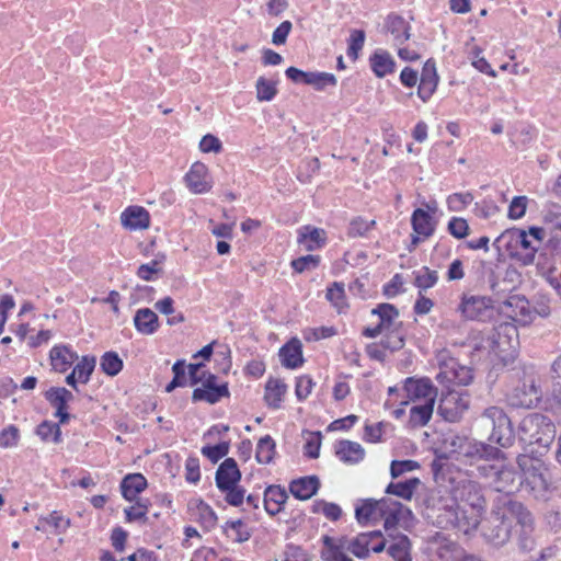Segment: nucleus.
<instances>
[{"label":"nucleus","instance_id":"f257e3e1","mask_svg":"<svg viewBox=\"0 0 561 561\" xmlns=\"http://www.w3.org/2000/svg\"><path fill=\"white\" fill-rule=\"evenodd\" d=\"M451 504L438 514V523L447 528H457L463 534L477 529L485 513L486 501L479 483L465 479L451 489Z\"/></svg>","mask_w":561,"mask_h":561},{"label":"nucleus","instance_id":"f03ea898","mask_svg":"<svg viewBox=\"0 0 561 561\" xmlns=\"http://www.w3.org/2000/svg\"><path fill=\"white\" fill-rule=\"evenodd\" d=\"M520 469V491L527 497L537 502H547L551 499L554 486L550 472L538 456L528 454L519 455L516 459Z\"/></svg>","mask_w":561,"mask_h":561},{"label":"nucleus","instance_id":"7ed1b4c3","mask_svg":"<svg viewBox=\"0 0 561 561\" xmlns=\"http://www.w3.org/2000/svg\"><path fill=\"white\" fill-rule=\"evenodd\" d=\"M518 437L529 447L526 454L542 456L556 437V426L549 416L530 413L522 420Z\"/></svg>","mask_w":561,"mask_h":561},{"label":"nucleus","instance_id":"20e7f679","mask_svg":"<svg viewBox=\"0 0 561 561\" xmlns=\"http://www.w3.org/2000/svg\"><path fill=\"white\" fill-rule=\"evenodd\" d=\"M506 386L505 398L507 403L514 408L531 409L542 399V390L539 385V377L531 369L515 370L510 376Z\"/></svg>","mask_w":561,"mask_h":561},{"label":"nucleus","instance_id":"39448f33","mask_svg":"<svg viewBox=\"0 0 561 561\" xmlns=\"http://www.w3.org/2000/svg\"><path fill=\"white\" fill-rule=\"evenodd\" d=\"M371 540V535L368 533L358 534L355 537H341L337 540L324 537V549L322 551V559L324 561H353L347 552L353 553L359 559H365L369 556L368 546Z\"/></svg>","mask_w":561,"mask_h":561},{"label":"nucleus","instance_id":"423d86ee","mask_svg":"<svg viewBox=\"0 0 561 561\" xmlns=\"http://www.w3.org/2000/svg\"><path fill=\"white\" fill-rule=\"evenodd\" d=\"M511 503L519 502L507 496L497 497L489 525L483 533L485 539L496 547H502L510 540L514 528L515 516L508 512Z\"/></svg>","mask_w":561,"mask_h":561},{"label":"nucleus","instance_id":"0eeeda50","mask_svg":"<svg viewBox=\"0 0 561 561\" xmlns=\"http://www.w3.org/2000/svg\"><path fill=\"white\" fill-rule=\"evenodd\" d=\"M477 425L489 434V440L501 447L512 446L515 436L512 422L500 407H489L477 419Z\"/></svg>","mask_w":561,"mask_h":561},{"label":"nucleus","instance_id":"6e6552de","mask_svg":"<svg viewBox=\"0 0 561 561\" xmlns=\"http://www.w3.org/2000/svg\"><path fill=\"white\" fill-rule=\"evenodd\" d=\"M501 459L493 460V463L478 465V471L490 481L495 491L507 495L518 493L522 485L520 469L504 465Z\"/></svg>","mask_w":561,"mask_h":561},{"label":"nucleus","instance_id":"1a4fd4ad","mask_svg":"<svg viewBox=\"0 0 561 561\" xmlns=\"http://www.w3.org/2000/svg\"><path fill=\"white\" fill-rule=\"evenodd\" d=\"M459 449L456 450L457 460H469L470 463H489L491 460H499L504 457L502 450L491 445L479 442H471L468 438L458 440Z\"/></svg>","mask_w":561,"mask_h":561},{"label":"nucleus","instance_id":"9d476101","mask_svg":"<svg viewBox=\"0 0 561 561\" xmlns=\"http://www.w3.org/2000/svg\"><path fill=\"white\" fill-rule=\"evenodd\" d=\"M470 398L467 391H457L448 389L442 393L437 412L448 422H457L468 410Z\"/></svg>","mask_w":561,"mask_h":561},{"label":"nucleus","instance_id":"9b49d317","mask_svg":"<svg viewBox=\"0 0 561 561\" xmlns=\"http://www.w3.org/2000/svg\"><path fill=\"white\" fill-rule=\"evenodd\" d=\"M508 505V512L515 516V526L519 527L517 537L518 547L520 551L529 552L535 548L533 515L523 503H511Z\"/></svg>","mask_w":561,"mask_h":561},{"label":"nucleus","instance_id":"f8f14e48","mask_svg":"<svg viewBox=\"0 0 561 561\" xmlns=\"http://www.w3.org/2000/svg\"><path fill=\"white\" fill-rule=\"evenodd\" d=\"M457 310L466 320L484 321L493 313V300L486 296L463 294Z\"/></svg>","mask_w":561,"mask_h":561},{"label":"nucleus","instance_id":"ddd939ff","mask_svg":"<svg viewBox=\"0 0 561 561\" xmlns=\"http://www.w3.org/2000/svg\"><path fill=\"white\" fill-rule=\"evenodd\" d=\"M436 380L442 385L468 386L473 380L470 367L461 365L456 358H448L439 366Z\"/></svg>","mask_w":561,"mask_h":561},{"label":"nucleus","instance_id":"4468645a","mask_svg":"<svg viewBox=\"0 0 561 561\" xmlns=\"http://www.w3.org/2000/svg\"><path fill=\"white\" fill-rule=\"evenodd\" d=\"M517 337L518 331L516 325L511 322H502L493 329L486 342L490 351L501 356L515 348Z\"/></svg>","mask_w":561,"mask_h":561},{"label":"nucleus","instance_id":"2eb2a0df","mask_svg":"<svg viewBox=\"0 0 561 561\" xmlns=\"http://www.w3.org/2000/svg\"><path fill=\"white\" fill-rule=\"evenodd\" d=\"M224 397H229L227 383L218 385L217 377L208 373L203 382V388H196L193 391L192 400L194 402L206 401L215 404Z\"/></svg>","mask_w":561,"mask_h":561},{"label":"nucleus","instance_id":"dca6fc26","mask_svg":"<svg viewBox=\"0 0 561 561\" xmlns=\"http://www.w3.org/2000/svg\"><path fill=\"white\" fill-rule=\"evenodd\" d=\"M502 240H507V245L510 248H522L523 250L526 251L523 259L525 264H530L534 262L535 253L538 248L535 244V242L530 240L527 231L517 228L506 230L501 234V237L496 241Z\"/></svg>","mask_w":561,"mask_h":561},{"label":"nucleus","instance_id":"f3484780","mask_svg":"<svg viewBox=\"0 0 561 561\" xmlns=\"http://www.w3.org/2000/svg\"><path fill=\"white\" fill-rule=\"evenodd\" d=\"M184 180L190 191L194 194L207 193L213 186L209 180L208 169L202 162L193 163Z\"/></svg>","mask_w":561,"mask_h":561},{"label":"nucleus","instance_id":"a211bd4d","mask_svg":"<svg viewBox=\"0 0 561 561\" xmlns=\"http://www.w3.org/2000/svg\"><path fill=\"white\" fill-rule=\"evenodd\" d=\"M240 479L241 472L233 458L225 459L217 468L215 481L220 491L238 485Z\"/></svg>","mask_w":561,"mask_h":561},{"label":"nucleus","instance_id":"6ab92c4d","mask_svg":"<svg viewBox=\"0 0 561 561\" xmlns=\"http://www.w3.org/2000/svg\"><path fill=\"white\" fill-rule=\"evenodd\" d=\"M121 222L129 230H142L150 226V215L141 206H129L121 215Z\"/></svg>","mask_w":561,"mask_h":561},{"label":"nucleus","instance_id":"aec40b11","mask_svg":"<svg viewBox=\"0 0 561 561\" xmlns=\"http://www.w3.org/2000/svg\"><path fill=\"white\" fill-rule=\"evenodd\" d=\"M404 391L410 400H428L436 397V390L433 387L430 379L415 380L413 378H407L404 381Z\"/></svg>","mask_w":561,"mask_h":561},{"label":"nucleus","instance_id":"412c9836","mask_svg":"<svg viewBox=\"0 0 561 561\" xmlns=\"http://www.w3.org/2000/svg\"><path fill=\"white\" fill-rule=\"evenodd\" d=\"M320 488V480L317 476L302 477L289 484L290 493L298 500L311 499Z\"/></svg>","mask_w":561,"mask_h":561},{"label":"nucleus","instance_id":"4be33fe9","mask_svg":"<svg viewBox=\"0 0 561 561\" xmlns=\"http://www.w3.org/2000/svg\"><path fill=\"white\" fill-rule=\"evenodd\" d=\"M325 231L311 226H304L298 230V243L306 251H314L325 243Z\"/></svg>","mask_w":561,"mask_h":561},{"label":"nucleus","instance_id":"5701e85b","mask_svg":"<svg viewBox=\"0 0 561 561\" xmlns=\"http://www.w3.org/2000/svg\"><path fill=\"white\" fill-rule=\"evenodd\" d=\"M136 330L144 335H151L159 329V318L157 313L149 308L138 309L134 317Z\"/></svg>","mask_w":561,"mask_h":561},{"label":"nucleus","instance_id":"b1692460","mask_svg":"<svg viewBox=\"0 0 561 561\" xmlns=\"http://www.w3.org/2000/svg\"><path fill=\"white\" fill-rule=\"evenodd\" d=\"M300 340L294 337L279 350V357L286 368H297L304 363Z\"/></svg>","mask_w":561,"mask_h":561},{"label":"nucleus","instance_id":"393cba45","mask_svg":"<svg viewBox=\"0 0 561 561\" xmlns=\"http://www.w3.org/2000/svg\"><path fill=\"white\" fill-rule=\"evenodd\" d=\"M413 231L423 238L431 237L436 228L433 216L423 208H416L411 216Z\"/></svg>","mask_w":561,"mask_h":561},{"label":"nucleus","instance_id":"a878e982","mask_svg":"<svg viewBox=\"0 0 561 561\" xmlns=\"http://www.w3.org/2000/svg\"><path fill=\"white\" fill-rule=\"evenodd\" d=\"M335 454L341 461L355 465L365 457V450L360 444L352 440H340L335 447Z\"/></svg>","mask_w":561,"mask_h":561},{"label":"nucleus","instance_id":"bb28decb","mask_svg":"<svg viewBox=\"0 0 561 561\" xmlns=\"http://www.w3.org/2000/svg\"><path fill=\"white\" fill-rule=\"evenodd\" d=\"M387 553L393 561H412V546L408 536L399 535L388 540Z\"/></svg>","mask_w":561,"mask_h":561},{"label":"nucleus","instance_id":"cd10ccee","mask_svg":"<svg viewBox=\"0 0 561 561\" xmlns=\"http://www.w3.org/2000/svg\"><path fill=\"white\" fill-rule=\"evenodd\" d=\"M49 357L53 368L59 373H65L78 359L77 353L66 345L54 346Z\"/></svg>","mask_w":561,"mask_h":561},{"label":"nucleus","instance_id":"c85d7f7f","mask_svg":"<svg viewBox=\"0 0 561 561\" xmlns=\"http://www.w3.org/2000/svg\"><path fill=\"white\" fill-rule=\"evenodd\" d=\"M147 488V480L141 473H129L121 482L122 495L127 501H135Z\"/></svg>","mask_w":561,"mask_h":561},{"label":"nucleus","instance_id":"c756f323","mask_svg":"<svg viewBox=\"0 0 561 561\" xmlns=\"http://www.w3.org/2000/svg\"><path fill=\"white\" fill-rule=\"evenodd\" d=\"M434 399H428L420 403H415L410 409L409 424L411 427L425 426L432 417L434 411Z\"/></svg>","mask_w":561,"mask_h":561},{"label":"nucleus","instance_id":"7c9ffc66","mask_svg":"<svg viewBox=\"0 0 561 561\" xmlns=\"http://www.w3.org/2000/svg\"><path fill=\"white\" fill-rule=\"evenodd\" d=\"M286 390L287 386L282 380L271 378L265 385L264 400L266 404L273 409H278Z\"/></svg>","mask_w":561,"mask_h":561},{"label":"nucleus","instance_id":"2f4dec72","mask_svg":"<svg viewBox=\"0 0 561 561\" xmlns=\"http://www.w3.org/2000/svg\"><path fill=\"white\" fill-rule=\"evenodd\" d=\"M421 484L420 479L411 478L405 481L391 482L386 488V493L410 501Z\"/></svg>","mask_w":561,"mask_h":561},{"label":"nucleus","instance_id":"473e14b6","mask_svg":"<svg viewBox=\"0 0 561 561\" xmlns=\"http://www.w3.org/2000/svg\"><path fill=\"white\" fill-rule=\"evenodd\" d=\"M387 28L393 35L394 41L398 45H402L410 38L409 25L400 15H388Z\"/></svg>","mask_w":561,"mask_h":561},{"label":"nucleus","instance_id":"72a5a7b5","mask_svg":"<svg viewBox=\"0 0 561 561\" xmlns=\"http://www.w3.org/2000/svg\"><path fill=\"white\" fill-rule=\"evenodd\" d=\"M371 313L379 317L378 325L381 327L383 331L392 329L396 324V319L399 317L398 309L390 304H379L371 310Z\"/></svg>","mask_w":561,"mask_h":561},{"label":"nucleus","instance_id":"f704fd0d","mask_svg":"<svg viewBox=\"0 0 561 561\" xmlns=\"http://www.w3.org/2000/svg\"><path fill=\"white\" fill-rule=\"evenodd\" d=\"M370 66L375 75L378 78H382L393 71L394 60L386 51H376L370 57Z\"/></svg>","mask_w":561,"mask_h":561},{"label":"nucleus","instance_id":"c9c22d12","mask_svg":"<svg viewBox=\"0 0 561 561\" xmlns=\"http://www.w3.org/2000/svg\"><path fill=\"white\" fill-rule=\"evenodd\" d=\"M386 505H387L386 500H380V501L366 500L360 506L356 507V510H355L356 518L359 523L367 522L375 515V512L377 510L383 513Z\"/></svg>","mask_w":561,"mask_h":561},{"label":"nucleus","instance_id":"e433bc0d","mask_svg":"<svg viewBox=\"0 0 561 561\" xmlns=\"http://www.w3.org/2000/svg\"><path fill=\"white\" fill-rule=\"evenodd\" d=\"M275 455V442L270 435L262 437L256 446L255 458L260 463L272 462Z\"/></svg>","mask_w":561,"mask_h":561},{"label":"nucleus","instance_id":"4c0bfd02","mask_svg":"<svg viewBox=\"0 0 561 561\" xmlns=\"http://www.w3.org/2000/svg\"><path fill=\"white\" fill-rule=\"evenodd\" d=\"M36 434L43 442H51L55 444L61 440V430L57 423L44 421L36 427Z\"/></svg>","mask_w":561,"mask_h":561},{"label":"nucleus","instance_id":"58836bf2","mask_svg":"<svg viewBox=\"0 0 561 561\" xmlns=\"http://www.w3.org/2000/svg\"><path fill=\"white\" fill-rule=\"evenodd\" d=\"M101 369L107 376L114 377L123 369V360L115 352H106L101 357Z\"/></svg>","mask_w":561,"mask_h":561},{"label":"nucleus","instance_id":"ea45409f","mask_svg":"<svg viewBox=\"0 0 561 561\" xmlns=\"http://www.w3.org/2000/svg\"><path fill=\"white\" fill-rule=\"evenodd\" d=\"M337 80L334 75L329 72H308L306 84L312 85L316 90H324L328 85L335 87Z\"/></svg>","mask_w":561,"mask_h":561},{"label":"nucleus","instance_id":"a19ab883","mask_svg":"<svg viewBox=\"0 0 561 561\" xmlns=\"http://www.w3.org/2000/svg\"><path fill=\"white\" fill-rule=\"evenodd\" d=\"M95 357L94 356H83L72 369L78 377L79 382L88 383L90 377L95 368Z\"/></svg>","mask_w":561,"mask_h":561},{"label":"nucleus","instance_id":"79ce46f5","mask_svg":"<svg viewBox=\"0 0 561 561\" xmlns=\"http://www.w3.org/2000/svg\"><path fill=\"white\" fill-rule=\"evenodd\" d=\"M414 285L421 290H426L433 287L438 280V274L427 266H423L420 271L415 272Z\"/></svg>","mask_w":561,"mask_h":561},{"label":"nucleus","instance_id":"37998d69","mask_svg":"<svg viewBox=\"0 0 561 561\" xmlns=\"http://www.w3.org/2000/svg\"><path fill=\"white\" fill-rule=\"evenodd\" d=\"M375 220H366L363 217H356L351 220L347 236L350 238L365 237L375 226Z\"/></svg>","mask_w":561,"mask_h":561},{"label":"nucleus","instance_id":"c03bdc74","mask_svg":"<svg viewBox=\"0 0 561 561\" xmlns=\"http://www.w3.org/2000/svg\"><path fill=\"white\" fill-rule=\"evenodd\" d=\"M325 297L340 312L346 307L343 283L334 282L328 288Z\"/></svg>","mask_w":561,"mask_h":561},{"label":"nucleus","instance_id":"a18cd8bd","mask_svg":"<svg viewBox=\"0 0 561 561\" xmlns=\"http://www.w3.org/2000/svg\"><path fill=\"white\" fill-rule=\"evenodd\" d=\"M385 336L381 340V346L391 352L399 351L404 346V337L398 328H392L385 331Z\"/></svg>","mask_w":561,"mask_h":561},{"label":"nucleus","instance_id":"49530a36","mask_svg":"<svg viewBox=\"0 0 561 561\" xmlns=\"http://www.w3.org/2000/svg\"><path fill=\"white\" fill-rule=\"evenodd\" d=\"M366 34L363 30H353L348 38L347 56L353 60L358 58V53L363 49Z\"/></svg>","mask_w":561,"mask_h":561},{"label":"nucleus","instance_id":"de8ad7c7","mask_svg":"<svg viewBox=\"0 0 561 561\" xmlns=\"http://www.w3.org/2000/svg\"><path fill=\"white\" fill-rule=\"evenodd\" d=\"M161 273V260L158 259H154L149 263L141 264L137 270V276L147 282L157 279L158 275Z\"/></svg>","mask_w":561,"mask_h":561},{"label":"nucleus","instance_id":"09e8293b","mask_svg":"<svg viewBox=\"0 0 561 561\" xmlns=\"http://www.w3.org/2000/svg\"><path fill=\"white\" fill-rule=\"evenodd\" d=\"M196 512L201 523L206 528H213L217 523V515L215 511L203 500L197 501Z\"/></svg>","mask_w":561,"mask_h":561},{"label":"nucleus","instance_id":"8fccbe9b","mask_svg":"<svg viewBox=\"0 0 561 561\" xmlns=\"http://www.w3.org/2000/svg\"><path fill=\"white\" fill-rule=\"evenodd\" d=\"M313 513H322L328 519L337 520L342 515V510L334 503H328L323 500L316 501L312 506Z\"/></svg>","mask_w":561,"mask_h":561},{"label":"nucleus","instance_id":"3c124183","mask_svg":"<svg viewBox=\"0 0 561 561\" xmlns=\"http://www.w3.org/2000/svg\"><path fill=\"white\" fill-rule=\"evenodd\" d=\"M277 93L275 82L260 77L256 81V98L259 101H271Z\"/></svg>","mask_w":561,"mask_h":561},{"label":"nucleus","instance_id":"603ef678","mask_svg":"<svg viewBox=\"0 0 561 561\" xmlns=\"http://www.w3.org/2000/svg\"><path fill=\"white\" fill-rule=\"evenodd\" d=\"M473 201V195L470 192L454 193L447 198V206L451 211H461Z\"/></svg>","mask_w":561,"mask_h":561},{"label":"nucleus","instance_id":"864d4df0","mask_svg":"<svg viewBox=\"0 0 561 561\" xmlns=\"http://www.w3.org/2000/svg\"><path fill=\"white\" fill-rule=\"evenodd\" d=\"M20 431L15 425H9L0 432V448H12L19 444Z\"/></svg>","mask_w":561,"mask_h":561},{"label":"nucleus","instance_id":"5fc2aeb1","mask_svg":"<svg viewBox=\"0 0 561 561\" xmlns=\"http://www.w3.org/2000/svg\"><path fill=\"white\" fill-rule=\"evenodd\" d=\"M448 232L456 239H463L469 234V225L465 218L453 217L447 226Z\"/></svg>","mask_w":561,"mask_h":561},{"label":"nucleus","instance_id":"6e6d98bb","mask_svg":"<svg viewBox=\"0 0 561 561\" xmlns=\"http://www.w3.org/2000/svg\"><path fill=\"white\" fill-rule=\"evenodd\" d=\"M229 453V443L221 442L215 446H204L202 454L206 456L211 462H217Z\"/></svg>","mask_w":561,"mask_h":561},{"label":"nucleus","instance_id":"4d7b16f0","mask_svg":"<svg viewBox=\"0 0 561 561\" xmlns=\"http://www.w3.org/2000/svg\"><path fill=\"white\" fill-rule=\"evenodd\" d=\"M390 505L391 506L388 507L389 515L385 519L386 527L397 524L404 515L411 514V511L399 502H391Z\"/></svg>","mask_w":561,"mask_h":561},{"label":"nucleus","instance_id":"13d9d810","mask_svg":"<svg viewBox=\"0 0 561 561\" xmlns=\"http://www.w3.org/2000/svg\"><path fill=\"white\" fill-rule=\"evenodd\" d=\"M320 263V256L308 254L293 260L291 266L297 273H302L308 270L316 268Z\"/></svg>","mask_w":561,"mask_h":561},{"label":"nucleus","instance_id":"bf43d9fd","mask_svg":"<svg viewBox=\"0 0 561 561\" xmlns=\"http://www.w3.org/2000/svg\"><path fill=\"white\" fill-rule=\"evenodd\" d=\"M287 499V492L278 485H270L264 492V505H271L272 502L285 504Z\"/></svg>","mask_w":561,"mask_h":561},{"label":"nucleus","instance_id":"052dcab7","mask_svg":"<svg viewBox=\"0 0 561 561\" xmlns=\"http://www.w3.org/2000/svg\"><path fill=\"white\" fill-rule=\"evenodd\" d=\"M419 467V462L414 460H393L390 466V473L391 477L396 479L405 472L417 469Z\"/></svg>","mask_w":561,"mask_h":561},{"label":"nucleus","instance_id":"680f3d73","mask_svg":"<svg viewBox=\"0 0 561 561\" xmlns=\"http://www.w3.org/2000/svg\"><path fill=\"white\" fill-rule=\"evenodd\" d=\"M527 202L526 196H515L508 207V217L512 219L522 218L526 213Z\"/></svg>","mask_w":561,"mask_h":561},{"label":"nucleus","instance_id":"e2e57ef3","mask_svg":"<svg viewBox=\"0 0 561 561\" xmlns=\"http://www.w3.org/2000/svg\"><path fill=\"white\" fill-rule=\"evenodd\" d=\"M293 24L290 21L282 22L273 32L272 43L274 45H284L287 41L289 33L291 32Z\"/></svg>","mask_w":561,"mask_h":561},{"label":"nucleus","instance_id":"0e129e2a","mask_svg":"<svg viewBox=\"0 0 561 561\" xmlns=\"http://www.w3.org/2000/svg\"><path fill=\"white\" fill-rule=\"evenodd\" d=\"M321 446V434L318 432L312 434L310 438L307 439L304 450L305 455L311 459H316L319 457V450Z\"/></svg>","mask_w":561,"mask_h":561},{"label":"nucleus","instance_id":"69168bd1","mask_svg":"<svg viewBox=\"0 0 561 561\" xmlns=\"http://www.w3.org/2000/svg\"><path fill=\"white\" fill-rule=\"evenodd\" d=\"M185 478L191 483H196L201 479L199 461L197 458L190 457L185 462Z\"/></svg>","mask_w":561,"mask_h":561},{"label":"nucleus","instance_id":"338daca9","mask_svg":"<svg viewBox=\"0 0 561 561\" xmlns=\"http://www.w3.org/2000/svg\"><path fill=\"white\" fill-rule=\"evenodd\" d=\"M312 379L308 376H301L296 381V396L299 400L306 399L312 389Z\"/></svg>","mask_w":561,"mask_h":561},{"label":"nucleus","instance_id":"774afa93","mask_svg":"<svg viewBox=\"0 0 561 561\" xmlns=\"http://www.w3.org/2000/svg\"><path fill=\"white\" fill-rule=\"evenodd\" d=\"M543 219L553 229L561 230V207L553 206L545 211Z\"/></svg>","mask_w":561,"mask_h":561}]
</instances>
